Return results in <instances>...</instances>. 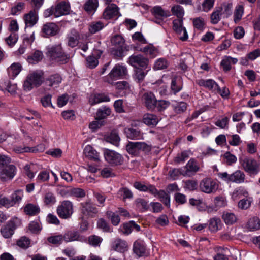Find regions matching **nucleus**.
I'll return each mask as SVG.
<instances>
[{
	"label": "nucleus",
	"mask_w": 260,
	"mask_h": 260,
	"mask_svg": "<svg viewBox=\"0 0 260 260\" xmlns=\"http://www.w3.org/2000/svg\"><path fill=\"white\" fill-rule=\"evenodd\" d=\"M46 50V55L50 60L61 64L69 61V56L65 53L60 43L49 45Z\"/></svg>",
	"instance_id": "f257e3e1"
},
{
	"label": "nucleus",
	"mask_w": 260,
	"mask_h": 260,
	"mask_svg": "<svg viewBox=\"0 0 260 260\" xmlns=\"http://www.w3.org/2000/svg\"><path fill=\"white\" fill-rule=\"evenodd\" d=\"M242 168L250 176L258 174L260 171V164L253 158L243 157L239 158Z\"/></svg>",
	"instance_id": "f03ea898"
},
{
	"label": "nucleus",
	"mask_w": 260,
	"mask_h": 260,
	"mask_svg": "<svg viewBox=\"0 0 260 260\" xmlns=\"http://www.w3.org/2000/svg\"><path fill=\"white\" fill-rule=\"evenodd\" d=\"M43 73L41 71H34L30 73L24 81V90L26 91H29L34 87L40 86L43 82Z\"/></svg>",
	"instance_id": "7ed1b4c3"
},
{
	"label": "nucleus",
	"mask_w": 260,
	"mask_h": 260,
	"mask_svg": "<svg viewBox=\"0 0 260 260\" xmlns=\"http://www.w3.org/2000/svg\"><path fill=\"white\" fill-rule=\"evenodd\" d=\"M218 176L222 180L227 182H234L236 183H242L245 181V174L241 170H236L231 174L227 172L219 173Z\"/></svg>",
	"instance_id": "20e7f679"
},
{
	"label": "nucleus",
	"mask_w": 260,
	"mask_h": 260,
	"mask_svg": "<svg viewBox=\"0 0 260 260\" xmlns=\"http://www.w3.org/2000/svg\"><path fill=\"white\" fill-rule=\"evenodd\" d=\"M218 187L219 184L217 181L210 177L204 178L199 184L200 190L208 194L214 193Z\"/></svg>",
	"instance_id": "39448f33"
},
{
	"label": "nucleus",
	"mask_w": 260,
	"mask_h": 260,
	"mask_svg": "<svg viewBox=\"0 0 260 260\" xmlns=\"http://www.w3.org/2000/svg\"><path fill=\"white\" fill-rule=\"evenodd\" d=\"M126 68L124 66L116 64L111 71L108 75L105 78V81L113 85L114 81L126 75Z\"/></svg>",
	"instance_id": "423d86ee"
},
{
	"label": "nucleus",
	"mask_w": 260,
	"mask_h": 260,
	"mask_svg": "<svg viewBox=\"0 0 260 260\" xmlns=\"http://www.w3.org/2000/svg\"><path fill=\"white\" fill-rule=\"evenodd\" d=\"M73 213V205L72 202L65 200L62 201L57 208V213L63 219L70 218Z\"/></svg>",
	"instance_id": "0eeeda50"
},
{
	"label": "nucleus",
	"mask_w": 260,
	"mask_h": 260,
	"mask_svg": "<svg viewBox=\"0 0 260 260\" xmlns=\"http://www.w3.org/2000/svg\"><path fill=\"white\" fill-rule=\"evenodd\" d=\"M21 221L15 217L8 222L7 224L1 228V233L5 238H10L14 234V230L20 225Z\"/></svg>",
	"instance_id": "6e6552de"
},
{
	"label": "nucleus",
	"mask_w": 260,
	"mask_h": 260,
	"mask_svg": "<svg viewBox=\"0 0 260 260\" xmlns=\"http://www.w3.org/2000/svg\"><path fill=\"white\" fill-rule=\"evenodd\" d=\"M141 101L147 109L153 110L156 108L157 100L155 95L150 91H141Z\"/></svg>",
	"instance_id": "1a4fd4ad"
},
{
	"label": "nucleus",
	"mask_w": 260,
	"mask_h": 260,
	"mask_svg": "<svg viewBox=\"0 0 260 260\" xmlns=\"http://www.w3.org/2000/svg\"><path fill=\"white\" fill-rule=\"evenodd\" d=\"M105 160L112 165H121L123 161L122 156L118 153L109 149H105L104 152Z\"/></svg>",
	"instance_id": "9d476101"
},
{
	"label": "nucleus",
	"mask_w": 260,
	"mask_h": 260,
	"mask_svg": "<svg viewBox=\"0 0 260 260\" xmlns=\"http://www.w3.org/2000/svg\"><path fill=\"white\" fill-rule=\"evenodd\" d=\"M173 29L178 35V38L184 41L188 39V35L185 27L183 26V21L181 18L173 21Z\"/></svg>",
	"instance_id": "9b49d317"
},
{
	"label": "nucleus",
	"mask_w": 260,
	"mask_h": 260,
	"mask_svg": "<svg viewBox=\"0 0 260 260\" xmlns=\"http://www.w3.org/2000/svg\"><path fill=\"white\" fill-rule=\"evenodd\" d=\"M148 59L141 55H132L129 57L128 63L136 69L141 67L146 69L148 64Z\"/></svg>",
	"instance_id": "f8f14e48"
},
{
	"label": "nucleus",
	"mask_w": 260,
	"mask_h": 260,
	"mask_svg": "<svg viewBox=\"0 0 260 260\" xmlns=\"http://www.w3.org/2000/svg\"><path fill=\"white\" fill-rule=\"evenodd\" d=\"M120 15L118 7L114 4H110L105 8L103 18L106 20L117 18Z\"/></svg>",
	"instance_id": "ddd939ff"
},
{
	"label": "nucleus",
	"mask_w": 260,
	"mask_h": 260,
	"mask_svg": "<svg viewBox=\"0 0 260 260\" xmlns=\"http://www.w3.org/2000/svg\"><path fill=\"white\" fill-rule=\"evenodd\" d=\"M152 14L155 16L157 20L155 22L160 24L162 20L170 16V11L163 9L160 6H156L151 10Z\"/></svg>",
	"instance_id": "4468645a"
},
{
	"label": "nucleus",
	"mask_w": 260,
	"mask_h": 260,
	"mask_svg": "<svg viewBox=\"0 0 260 260\" xmlns=\"http://www.w3.org/2000/svg\"><path fill=\"white\" fill-rule=\"evenodd\" d=\"M16 172V167L14 165H7L4 169L0 170V178L3 180L11 179L15 175Z\"/></svg>",
	"instance_id": "2eb2a0df"
},
{
	"label": "nucleus",
	"mask_w": 260,
	"mask_h": 260,
	"mask_svg": "<svg viewBox=\"0 0 260 260\" xmlns=\"http://www.w3.org/2000/svg\"><path fill=\"white\" fill-rule=\"evenodd\" d=\"M24 20L26 27H32L38 20L37 11L35 9L30 11L24 16Z\"/></svg>",
	"instance_id": "dca6fc26"
},
{
	"label": "nucleus",
	"mask_w": 260,
	"mask_h": 260,
	"mask_svg": "<svg viewBox=\"0 0 260 260\" xmlns=\"http://www.w3.org/2000/svg\"><path fill=\"white\" fill-rule=\"evenodd\" d=\"M70 6L69 4L61 2L55 7L54 16L58 17L69 14Z\"/></svg>",
	"instance_id": "f3484780"
},
{
	"label": "nucleus",
	"mask_w": 260,
	"mask_h": 260,
	"mask_svg": "<svg viewBox=\"0 0 260 260\" xmlns=\"http://www.w3.org/2000/svg\"><path fill=\"white\" fill-rule=\"evenodd\" d=\"M111 247L115 251L124 253L128 250V245L126 241L117 238L113 242Z\"/></svg>",
	"instance_id": "a211bd4d"
},
{
	"label": "nucleus",
	"mask_w": 260,
	"mask_h": 260,
	"mask_svg": "<svg viewBox=\"0 0 260 260\" xmlns=\"http://www.w3.org/2000/svg\"><path fill=\"white\" fill-rule=\"evenodd\" d=\"M81 210L85 216L90 217H93L98 211L95 205L90 202L82 203Z\"/></svg>",
	"instance_id": "6ab92c4d"
},
{
	"label": "nucleus",
	"mask_w": 260,
	"mask_h": 260,
	"mask_svg": "<svg viewBox=\"0 0 260 260\" xmlns=\"http://www.w3.org/2000/svg\"><path fill=\"white\" fill-rule=\"evenodd\" d=\"M63 239L65 241L67 242L74 241H79L81 242L85 241V237L80 235L77 231L68 232L64 235Z\"/></svg>",
	"instance_id": "aec40b11"
},
{
	"label": "nucleus",
	"mask_w": 260,
	"mask_h": 260,
	"mask_svg": "<svg viewBox=\"0 0 260 260\" xmlns=\"http://www.w3.org/2000/svg\"><path fill=\"white\" fill-rule=\"evenodd\" d=\"M237 62V58L225 56L221 60L220 65L224 72H228L231 70L232 64H235Z\"/></svg>",
	"instance_id": "412c9836"
},
{
	"label": "nucleus",
	"mask_w": 260,
	"mask_h": 260,
	"mask_svg": "<svg viewBox=\"0 0 260 260\" xmlns=\"http://www.w3.org/2000/svg\"><path fill=\"white\" fill-rule=\"evenodd\" d=\"M134 186L138 190L142 191H147L150 193L155 195L157 193V189L155 187L150 184H145L139 182H136Z\"/></svg>",
	"instance_id": "4be33fe9"
},
{
	"label": "nucleus",
	"mask_w": 260,
	"mask_h": 260,
	"mask_svg": "<svg viewBox=\"0 0 260 260\" xmlns=\"http://www.w3.org/2000/svg\"><path fill=\"white\" fill-rule=\"evenodd\" d=\"M84 153L90 159L97 161L100 160L99 153L90 145L85 146Z\"/></svg>",
	"instance_id": "5701e85b"
},
{
	"label": "nucleus",
	"mask_w": 260,
	"mask_h": 260,
	"mask_svg": "<svg viewBox=\"0 0 260 260\" xmlns=\"http://www.w3.org/2000/svg\"><path fill=\"white\" fill-rule=\"evenodd\" d=\"M42 31L46 36H54L57 32L58 26L54 23H47L43 25Z\"/></svg>",
	"instance_id": "b1692460"
},
{
	"label": "nucleus",
	"mask_w": 260,
	"mask_h": 260,
	"mask_svg": "<svg viewBox=\"0 0 260 260\" xmlns=\"http://www.w3.org/2000/svg\"><path fill=\"white\" fill-rule=\"evenodd\" d=\"M133 251L139 256H142L146 252V246L143 241L138 240L133 244Z\"/></svg>",
	"instance_id": "393cba45"
},
{
	"label": "nucleus",
	"mask_w": 260,
	"mask_h": 260,
	"mask_svg": "<svg viewBox=\"0 0 260 260\" xmlns=\"http://www.w3.org/2000/svg\"><path fill=\"white\" fill-rule=\"evenodd\" d=\"M98 6V0H87L83 6V9L88 14H93L95 12Z\"/></svg>",
	"instance_id": "a878e982"
},
{
	"label": "nucleus",
	"mask_w": 260,
	"mask_h": 260,
	"mask_svg": "<svg viewBox=\"0 0 260 260\" xmlns=\"http://www.w3.org/2000/svg\"><path fill=\"white\" fill-rule=\"evenodd\" d=\"M182 88L181 78L179 76H174L171 81V89L175 94L180 91Z\"/></svg>",
	"instance_id": "bb28decb"
},
{
	"label": "nucleus",
	"mask_w": 260,
	"mask_h": 260,
	"mask_svg": "<svg viewBox=\"0 0 260 260\" xmlns=\"http://www.w3.org/2000/svg\"><path fill=\"white\" fill-rule=\"evenodd\" d=\"M159 119L157 116L154 114L147 113L144 115L143 121V122L146 125L149 126L156 125Z\"/></svg>",
	"instance_id": "cd10ccee"
},
{
	"label": "nucleus",
	"mask_w": 260,
	"mask_h": 260,
	"mask_svg": "<svg viewBox=\"0 0 260 260\" xmlns=\"http://www.w3.org/2000/svg\"><path fill=\"white\" fill-rule=\"evenodd\" d=\"M21 69L22 67L20 63H13L7 69L9 76L14 79L20 73Z\"/></svg>",
	"instance_id": "c85d7f7f"
},
{
	"label": "nucleus",
	"mask_w": 260,
	"mask_h": 260,
	"mask_svg": "<svg viewBox=\"0 0 260 260\" xmlns=\"http://www.w3.org/2000/svg\"><path fill=\"white\" fill-rule=\"evenodd\" d=\"M110 98L104 93L95 94L91 95L89 102L91 105L96 104L101 102L110 101Z\"/></svg>",
	"instance_id": "c756f323"
},
{
	"label": "nucleus",
	"mask_w": 260,
	"mask_h": 260,
	"mask_svg": "<svg viewBox=\"0 0 260 260\" xmlns=\"http://www.w3.org/2000/svg\"><path fill=\"white\" fill-rule=\"evenodd\" d=\"M139 51L143 52L146 55L149 56L152 58L155 57L158 54L157 49L152 45H148L144 47L141 48Z\"/></svg>",
	"instance_id": "7c9ffc66"
},
{
	"label": "nucleus",
	"mask_w": 260,
	"mask_h": 260,
	"mask_svg": "<svg viewBox=\"0 0 260 260\" xmlns=\"http://www.w3.org/2000/svg\"><path fill=\"white\" fill-rule=\"evenodd\" d=\"M198 84L200 86H204L210 90H216L219 89L218 84L212 79L206 80L203 79L200 80L199 81Z\"/></svg>",
	"instance_id": "2f4dec72"
},
{
	"label": "nucleus",
	"mask_w": 260,
	"mask_h": 260,
	"mask_svg": "<svg viewBox=\"0 0 260 260\" xmlns=\"http://www.w3.org/2000/svg\"><path fill=\"white\" fill-rule=\"evenodd\" d=\"M24 211L27 215L35 216L40 212V209L38 205L29 203L24 207Z\"/></svg>",
	"instance_id": "473e14b6"
},
{
	"label": "nucleus",
	"mask_w": 260,
	"mask_h": 260,
	"mask_svg": "<svg viewBox=\"0 0 260 260\" xmlns=\"http://www.w3.org/2000/svg\"><path fill=\"white\" fill-rule=\"evenodd\" d=\"M43 58L42 52L36 50L34 52L27 56V60L29 63L35 64L41 61Z\"/></svg>",
	"instance_id": "72a5a7b5"
},
{
	"label": "nucleus",
	"mask_w": 260,
	"mask_h": 260,
	"mask_svg": "<svg viewBox=\"0 0 260 260\" xmlns=\"http://www.w3.org/2000/svg\"><path fill=\"white\" fill-rule=\"evenodd\" d=\"M111 110L109 107L104 106L99 108L96 113V117L98 119H104L110 115Z\"/></svg>",
	"instance_id": "f704fd0d"
},
{
	"label": "nucleus",
	"mask_w": 260,
	"mask_h": 260,
	"mask_svg": "<svg viewBox=\"0 0 260 260\" xmlns=\"http://www.w3.org/2000/svg\"><path fill=\"white\" fill-rule=\"evenodd\" d=\"M147 74V71H145L142 69L137 68L135 70L133 78L137 82L141 83L144 80Z\"/></svg>",
	"instance_id": "c9c22d12"
},
{
	"label": "nucleus",
	"mask_w": 260,
	"mask_h": 260,
	"mask_svg": "<svg viewBox=\"0 0 260 260\" xmlns=\"http://www.w3.org/2000/svg\"><path fill=\"white\" fill-rule=\"evenodd\" d=\"M61 81V78L58 74L50 76L46 80L47 84L50 86L56 87Z\"/></svg>",
	"instance_id": "e433bc0d"
},
{
	"label": "nucleus",
	"mask_w": 260,
	"mask_h": 260,
	"mask_svg": "<svg viewBox=\"0 0 260 260\" xmlns=\"http://www.w3.org/2000/svg\"><path fill=\"white\" fill-rule=\"evenodd\" d=\"M247 227L250 230L254 231L260 229V220L257 217L250 218L247 222Z\"/></svg>",
	"instance_id": "4c0bfd02"
},
{
	"label": "nucleus",
	"mask_w": 260,
	"mask_h": 260,
	"mask_svg": "<svg viewBox=\"0 0 260 260\" xmlns=\"http://www.w3.org/2000/svg\"><path fill=\"white\" fill-rule=\"evenodd\" d=\"M222 219L226 224L231 225L235 223L237 221L236 215L230 212H225L222 215Z\"/></svg>",
	"instance_id": "58836bf2"
},
{
	"label": "nucleus",
	"mask_w": 260,
	"mask_h": 260,
	"mask_svg": "<svg viewBox=\"0 0 260 260\" xmlns=\"http://www.w3.org/2000/svg\"><path fill=\"white\" fill-rule=\"evenodd\" d=\"M244 13V8L242 5H238L236 7L234 13V21L238 23L241 19Z\"/></svg>",
	"instance_id": "ea45409f"
},
{
	"label": "nucleus",
	"mask_w": 260,
	"mask_h": 260,
	"mask_svg": "<svg viewBox=\"0 0 260 260\" xmlns=\"http://www.w3.org/2000/svg\"><path fill=\"white\" fill-rule=\"evenodd\" d=\"M248 196V191L243 187H239L236 188L232 193V198L236 199L241 197H247Z\"/></svg>",
	"instance_id": "a19ab883"
},
{
	"label": "nucleus",
	"mask_w": 260,
	"mask_h": 260,
	"mask_svg": "<svg viewBox=\"0 0 260 260\" xmlns=\"http://www.w3.org/2000/svg\"><path fill=\"white\" fill-rule=\"evenodd\" d=\"M158 195L161 202H162L166 206L169 207L170 205V198L169 195L164 190L158 191L155 196Z\"/></svg>",
	"instance_id": "79ce46f5"
},
{
	"label": "nucleus",
	"mask_w": 260,
	"mask_h": 260,
	"mask_svg": "<svg viewBox=\"0 0 260 260\" xmlns=\"http://www.w3.org/2000/svg\"><path fill=\"white\" fill-rule=\"evenodd\" d=\"M222 8L219 7L212 12L211 15V22L213 24H217L221 19Z\"/></svg>",
	"instance_id": "37998d69"
},
{
	"label": "nucleus",
	"mask_w": 260,
	"mask_h": 260,
	"mask_svg": "<svg viewBox=\"0 0 260 260\" xmlns=\"http://www.w3.org/2000/svg\"><path fill=\"white\" fill-rule=\"evenodd\" d=\"M118 195L119 197L122 198L124 201L126 199H132L133 197L132 192L126 187L120 188L118 192Z\"/></svg>",
	"instance_id": "c03bdc74"
},
{
	"label": "nucleus",
	"mask_w": 260,
	"mask_h": 260,
	"mask_svg": "<svg viewBox=\"0 0 260 260\" xmlns=\"http://www.w3.org/2000/svg\"><path fill=\"white\" fill-rule=\"evenodd\" d=\"M116 212H113L111 211H108L106 212V215L109 219L111 220L112 224L114 225H117L120 221V217Z\"/></svg>",
	"instance_id": "a18cd8bd"
},
{
	"label": "nucleus",
	"mask_w": 260,
	"mask_h": 260,
	"mask_svg": "<svg viewBox=\"0 0 260 260\" xmlns=\"http://www.w3.org/2000/svg\"><path fill=\"white\" fill-rule=\"evenodd\" d=\"M125 133L127 137L131 139H139L141 137L140 131L134 128H126Z\"/></svg>",
	"instance_id": "49530a36"
},
{
	"label": "nucleus",
	"mask_w": 260,
	"mask_h": 260,
	"mask_svg": "<svg viewBox=\"0 0 260 260\" xmlns=\"http://www.w3.org/2000/svg\"><path fill=\"white\" fill-rule=\"evenodd\" d=\"M221 226V220L219 218H214L210 220L209 228L212 232H216Z\"/></svg>",
	"instance_id": "de8ad7c7"
},
{
	"label": "nucleus",
	"mask_w": 260,
	"mask_h": 260,
	"mask_svg": "<svg viewBox=\"0 0 260 260\" xmlns=\"http://www.w3.org/2000/svg\"><path fill=\"white\" fill-rule=\"evenodd\" d=\"M69 196H74L77 198H82L85 196V192L84 190L79 188H74L68 190Z\"/></svg>",
	"instance_id": "09e8293b"
},
{
	"label": "nucleus",
	"mask_w": 260,
	"mask_h": 260,
	"mask_svg": "<svg viewBox=\"0 0 260 260\" xmlns=\"http://www.w3.org/2000/svg\"><path fill=\"white\" fill-rule=\"evenodd\" d=\"M111 43L116 48L123 47L124 40L120 35H115L111 39Z\"/></svg>",
	"instance_id": "8fccbe9b"
},
{
	"label": "nucleus",
	"mask_w": 260,
	"mask_h": 260,
	"mask_svg": "<svg viewBox=\"0 0 260 260\" xmlns=\"http://www.w3.org/2000/svg\"><path fill=\"white\" fill-rule=\"evenodd\" d=\"M105 140L107 142L113 144L115 146H118L120 138L115 132H112L109 136L105 137Z\"/></svg>",
	"instance_id": "3c124183"
},
{
	"label": "nucleus",
	"mask_w": 260,
	"mask_h": 260,
	"mask_svg": "<svg viewBox=\"0 0 260 260\" xmlns=\"http://www.w3.org/2000/svg\"><path fill=\"white\" fill-rule=\"evenodd\" d=\"M23 197V191L22 190H17L11 195V200L13 202V205L19 203Z\"/></svg>",
	"instance_id": "603ef678"
},
{
	"label": "nucleus",
	"mask_w": 260,
	"mask_h": 260,
	"mask_svg": "<svg viewBox=\"0 0 260 260\" xmlns=\"http://www.w3.org/2000/svg\"><path fill=\"white\" fill-rule=\"evenodd\" d=\"M168 66V62L167 60L164 58H160L155 61L153 68L154 70H162L166 68Z\"/></svg>",
	"instance_id": "864d4df0"
},
{
	"label": "nucleus",
	"mask_w": 260,
	"mask_h": 260,
	"mask_svg": "<svg viewBox=\"0 0 260 260\" xmlns=\"http://www.w3.org/2000/svg\"><path fill=\"white\" fill-rule=\"evenodd\" d=\"M104 27V24L102 22H93L91 23L89 27V30L91 34H95Z\"/></svg>",
	"instance_id": "5fc2aeb1"
},
{
	"label": "nucleus",
	"mask_w": 260,
	"mask_h": 260,
	"mask_svg": "<svg viewBox=\"0 0 260 260\" xmlns=\"http://www.w3.org/2000/svg\"><path fill=\"white\" fill-rule=\"evenodd\" d=\"M79 35L78 33L75 31L71 36L68 38V45L72 47H75L78 43Z\"/></svg>",
	"instance_id": "6e6d98bb"
},
{
	"label": "nucleus",
	"mask_w": 260,
	"mask_h": 260,
	"mask_svg": "<svg viewBox=\"0 0 260 260\" xmlns=\"http://www.w3.org/2000/svg\"><path fill=\"white\" fill-rule=\"evenodd\" d=\"M36 165L34 164L26 165L24 167V172L28 178H32L34 177V174L33 172L36 169Z\"/></svg>",
	"instance_id": "4d7b16f0"
},
{
	"label": "nucleus",
	"mask_w": 260,
	"mask_h": 260,
	"mask_svg": "<svg viewBox=\"0 0 260 260\" xmlns=\"http://www.w3.org/2000/svg\"><path fill=\"white\" fill-rule=\"evenodd\" d=\"M214 0H204L202 4V7H199V9L204 12H208L213 7Z\"/></svg>",
	"instance_id": "13d9d810"
},
{
	"label": "nucleus",
	"mask_w": 260,
	"mask_h": 260,
	"mask_svg": "<svg viewBox=\"0 0 260 260\" xmlns=\"http://www.w3.org/2000/svg\"><path fill=\"white\" fill-rule=\"evenodd\" d=\"M191 154L190 151H183L181 154L177 155L174 159V161L177 164L184 162Z\"/></svg>",
	"instance_id": "bf43d9fd"
},
{
	"label": "nucleus",
	"mask_w": 260,
	"mask_h": 260,
	"mask_svg": "<svg viewBox=\"0 0 260 260\" xmlns=\"http://www.w3.org/2000/svg\"><path fill=\"white\" fill-rule=\"evenodd\" d=\"M181 175H184V174L183 171L180 168H174L169 172V175L173 180L178 179Z\"/></svg>",
	"instance_id": "052dcab7"
},
{
	"label": "nucleus",
	"mask_w": 260,
	"mask_h": 260,
	"mask_svg": "<svg viewBox=\"0 0 260 260\" xmlns=\"http://www.w3.org/2000/svg\"><path fill=\"white\" fill-rule=\"evenodd\" d=\"M173 15H176L178 18H181L184 15V11L179 5L173 6L171 9Z\"/></svg>",
	"instance_id": "680f3d73"
},
{
	"label": "nucleus",
	"mask_w": 260,
	"mask_h": 260,
	"mask_svg": "<svg viewBox=\"0 0 260 260\" xmlns=\"http://www.w3.org/2000/svg\"><path fill=\"white\" fill-rule=\"evenodd\" d=\"M18 35L15 32H12L8 37L5 39L6 43L10 46H13L17 41Z\"/></svg>",
	"instance_id": "e2e57ef3"
},
{
	"label": "nucleus",
	"mask_w": 260,
	"mask_h": 260,
	"mask_svg": "<svg viewBox=\"0 0 260 260\" xmlns=\"http://www.w3.org/2000/svg\"><path fill=\"white\" fill-rule=\"evenodd\" d=\"M102 240V238L95 235L91 236L88 238L89 243L93 246H100Z\"/></svg>",
	"instance_id": "0e129e2a"
},
{
	"label": "nucleus",
	"mask_w": 260,
	"mask_h": 260,
	"mask_svg": "<svg viewBox=\"0 0 260 260\" xmlns=\"http://www.w3.org/2000/svg\"><path fill=\"white\" fill-rule=\"evenodd\" d=\"M156 84L158 85L159 86L156 90L159 92L160 95L164 96L167 94V86L162 81H158L156 83Z\"/></svg>",
	"instance_id": "69168bd1"
},
{
	"label": "nucleus",
	"mask_w": 260,
	"mask_h": 260,
	"mask_svg": "<svg viewBox=\"0 0 260 260\" xmlns=\"http://www.w3.org/2000/svg\"><path fill=\"white\" fill-rule=\"evenodd\" d=\"M49 179V173L47 171L41 172L38 175L36 180L38 182H43L48 180Z\"/></svg>",
	"instance_id": "338daca9"
},
{
	"label": "nucleus",
	"mask_w": 260,
	"mask_h": 260,
	"mask_svg": "<svg viewBox=\"0 0 260 260\" xmlns=\"http://www.w3.org/2000/svg\"><path fill=\"white\" fill-rule=\"evenodd\" d=\"M250 199L241 200L238 203V207L242 210H246L250 207L251 203Z\"/></svg>",
	"instance_id": "774afa93"
}]
</instances>
